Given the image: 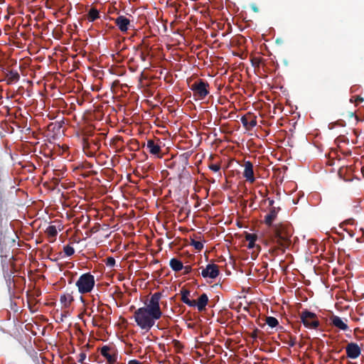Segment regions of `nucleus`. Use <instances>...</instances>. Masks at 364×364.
Returning <instances> with one entry per match:
<instances>
[{
  "label": "nucleus",
  "mask_w": 364,
  "mask_h": 364,
  "mask_svg": "<svg viewBox=\"0 0 364 364\" xmlns=\"http://www.w3.org/2000/svg\"><path fill=\"white\" fill-rule=\"evenodd\" d=\"M266 323L271 328L276 327L278 324V320L272 316H268L266 318Z\"/></svg>",
  "instance_id": "nucleus-22"
},
{
  "label": "nucleus",
  "mask_w": 364,
  "mask_h": 364,
  "mask_svg": "<svg viewBox=\"0 0 364 364\" xmlns=\"http://www.w3.org/2000/svg\"><path fill=\"white\" fill-rule=\"evenodd\" d=\"M60 301L64 307H68L73 301V299L70 294H68L60 296Z\"/></svg>",
  "instance_id": "nucleus-21"
},
{
  "label": "nucleus",
  "mask_w": 364,
  "mask_h": 364,
  "mask_svg": "<svg viewBox=\"0 0 364 364\" xmlns=\"http://www.w3.org/2000/svg\"><path fill=\"white\" fill-rule=\"evenodd\" d=\"M46 232L50 237V242L54 241L55 237L58 234L57 229H46Z\"/></svg>",
  "instance_id": "nucleus-23"
},
{
  "label": "nucleus",
  "mask_w": 364,
  "mask_h": 364,
  "mask_svg": "<svg viewBox=\"0 0 364 364\" xmlns=\"http://www.w3.org/2000/svg\"><path fill=\"white\" fill-rule=\"evenodd\" d=\"M287 237V235L284 234L281 229H274L271 235V240L274 242L282 244V242L286 240Z\"/></svg>",
  "instance_id": "nucleus-14"
},
{
  "label": "nucleus",
  "mask_w": 364,
  "mask_h": 364,
  "mask_svg": "<svg viewBox=\"0 0 364 364\" xmlns=\"http://www.w3.org/2000/svg\"><path fill=\"white\" fill-rule=\"evenodd\" d=\"M191 244L198 251H200L203 248V244L200 241H197V240H192Z\"/></svg>",
  "instance_id": "nucleus-25"
},
{
  "label": "nucleus",
  "mask_w": 364,
  "mask_h": 364,
  "mask_svg": "<svg viewBox=\"0 0 364 364\" xmlns=\"http://www.w3.org/2000/svg\"><path fill=\"white\" fill-rule=\"evenodd\" d=\"M90 143L87 139H83V148L84 149L90 148Z\"/></svg>",
  "instance_id": "nucleus-33"
},
{
  "label": "nucleus",
  "mask_w": 364,
  "mask_h": 364,
  "mask_svg": "<svg viewBox=\"0 0 364 364\" xmlns=\"http://www.w3.org/2000/svg\"><path fill=\"white\" fill-rule=\"evenodd\" d=\"M92 143L93 144V145L96 147L97 149H99L100 147V141L99 140H93L92 141Z\"/></svg>",
  "instance_id": "nucleus-36"
},
{
  "label": "nucleus",
  "mask_w": 364,
  "mask_h": 364,
  "mask_svg": "<svg viewBox=\"0 0 364 364\" xmlns=\"http://www.w3.org/2000/svg\"><path fill=\"white\" fill-rule=\"evenodd\" d=\"M344 225H357V223L354 219L349 218V219L343 220L339 225L340 228H343V226H344Z\"/></svg>",
  "instance_id": "nucleus-24"
},
{
  "label": "nucleus",
  "mask_w": 364,
  "mask_h": 364,
  "mask_svg": "<svg viewBox=\"0 0 364 364\" xmlns=\"http://www.w3.org/2000/svg\"><path fill=\"white\" fill-rule=\"evenodd\" d=\"M147 149L150 154L159 156L161 152V146L153 139H149L146 144Z\"/></svg>",
  "instance_id": "nucleus-16"
},
{
  "label": "nucleus",
  "mask_w": 364,
  "mask_h": 364,
  "mask_svg": "<svg viewBox=\"0 0 364 364\" xmlns=\"http://www.w3.org/2000/svg\"><path fill=\"white\" fill-rule=\"evenodd\" d=\"M363 101V99L361 97L358 96L356 97V100H355L356 103L361 102Z\"/></svg>",
  "instance_id": "nucleus-40"
},
{
  "label": "nucleus",
  "mask_w": 364,
  "mask_h": 364,
  "mask_svg": "<svg viewBox=\"0 0 364 364\" xmlns=\"http://www.w3.org/2000/svg\"><path fill=\"white\" fill-rule=\"evenodd\" d=\"M209 168L214 172H218L220 169V166L219 164H213L209 166Z\"/></svg>",
  "instance_id": "nucleus-29"
},
{
  "label": "nucleus",
  "mask_w": 364,
  "mask_h": 364,
  "mask_svg": "<svg viewBox=\"0 0 364 364\" xmlns=\"http://www.w3.org/2000/svg\"><path fill=\"white\" fill-rule=\"evenodd\" d=\"M333 325L338 329L346 331L348 330L347 323L339 316H334L331 318Z\"/></svg>",
  "instance_id": "nucleus-15"
},
{
  "label": "nucleus",
  "mask_w": 364,
  "mask_h": 364,
  "mask_svg": "<svg viewBox=\"0 0 364 364\" xmlns=\"http://www.w3.org/2000/svg\"><path fill=\"white\" fill-rule=\"evenodd\" d=\"M183 269L184 270V272H183V273H184L185 274H188V273H190V272H191V266H188H188H185V267H183Z\"/></svg>",
  "instance_id": "nucleus-35"
},
{
  "label": "nucleus",
  "mask_w": 364,
  "mask_h": 364,
  "mask_svg": "<svg viewBox=\"0 0 364 364\" xmlns=\"http://www.w3.org/2000/svg\"><path fill=\"white\" fill-rule=\"evenodd\" d=\"M106 264L108 267H113L115 264V259L113 257H108L107 259Z\"/></svg>",
  "instance_id": "nucleus-30"
},
{
  "label": "nucleus",
  "mask_w": 364,
  "mask_h": 364,
  "mask_svg": "<svg viewBox=\"0 0 364 364\" xmlns=\"http://www.w3.org/2000/svg\"><path fill=\"white\" fill-rule=\"evenodd\" d=\"M114 23L122 32H126L129 28L130 21L124 16H119L114 19Z\"/></svg>",
  "instance_id": "nucleus-12"
},
{
  "label": "nucleus",
  "mask_w": 364,
  "mask_h": 364,
  "mask_svg": "<svg viewBox=\"0 0 364 364\" xmlns=\"http://www.w3.org/2000/svg\"><path fill=\"white\" fill-rule=\"evenodd\" d=\"M344 232H346L350 237H353V232L352 229H342Z\"/></svg>",
  "instance_id": "nucleus-34"
},
{
  "label": "nucleus",
  "mask_w": 364,
  "mask_h": 364,
  "mask_svg": "<svg viewBox=\"0 0 364 364\" xmlns=\"http://www.w3.org/2000/svg\"><path fill=\"white\" fill-rule=\"evenodd\" d=\"M268 202H269V206H270V208L274 207L273 206V205L274 203V200L268 198Z\"/></svg>",
  "instance_id": "nucleus-39"
},
{
  "label": "nucleus",
  "mask_w": 364,
  "mask_h": 364,
  "mask_svg": "<svg viewBox=\"0 0 364 364\" xmlns=\"http://www.w3.org/2000/svg\"><path fill=\"white\" fill-rule=\"evenodd\" d=\"M281 208L279 207H272L269 209V213H267L264 218V223L267 225L270 226L276 219L278 213Z\"/></svg>",
  "instance_id": "nucleus-10"
},
{
  "label": "nucleus",
  "mask_w": 364,
  "mask_h": 364,
  "mask_svg": "<svg viewBox=\"0 0 364 364\" xmlns=\"http://www.w3.org/2000/svg\"><path fill=\"white\" fill-rule=\"evenodd\" d=\"M64 252L67 256L70 257L75 253V250L73 247L66 245L64 247Z\"/></svg>",
  "instance_id": "nucleus-27"
},
{
  "label": "nucleus",
  "mask_w": 364,
  "mask_h": 364,
  "mask_svg": "<svg viewBox=\"0 0 364 364\" xmlns=\"http://www.w3.org/2000/svg\"><path fill=\"white\" fill-rule=\"evenodd\" d=\"M209 84L207 81L199 79L191 85L193 96L199 100H203L209 93Z\"/></svg>",
  "instance_id": "nucleus-3"
},
{
  "label": "nucleus",
  "mask_w": 364,
  "mask_h": 364,
  "mask_svg": "<svg viewBox=\"0 0 364 364\" xmlns=\"http://www.w3.org/2000/svg\"><path fill=\"white\" fill-rule=\"evenodd\" d=\"M347 356L351 359H355L360 355V348L355 343H350L346 347Z\"/></svg>",
  "instance_id": "nucleus-7"
},
{
  "label": "nucleus",
  "mask_w": 364,
  "mask_h": 364,
  "mask_svg": "<svg viewBox=\"0 0 364 364\" xmlns=\"http://www.w3.org/2000/svg\"><path fill=\"white\" fill-rule=\"evenodd\" d=\"M208 297L205 294H201L198 301H196V306L197 307L199 311H202L205 309V306L208 304Z\"/></svg>",
  "instance_id": "nucleus-17"
},
{
  "label": "nucleus",
  "mask_w": 364,
  "mask_h": 364,
  "mask_svg": "<svg viewBox=\"0 0 364 364\" xmlns=\"http://www.w3.org/2000/svg\"><path fill=\"white\" fill-rule=\"evenodd\" d=\"M95 284L94 276L90 273L82 274L76 282L78 291L82 294L90 293L93 289Z\"/></svg>",
  "instance_id": "nucleus-2"
},
{
  "label": "nucleus",
  "mask_w": 364,
  "mask_h": 364,
  "mask_svg": "<svg viewBox=\"0 0 364 364\" xmlns=\"http://www.w3.org/2000/svg\"><path fill=\"white\" fill-rule=\"evenodd\" d=\"M218 274V267L215 264H208L201 272V275L204 278L215 279Z\"/></svg>",
  "instance_id": "nucleus-6"
},
{
  "label": "nucleus",
  "mask_w": 364,
  "mask_h": 364,
  "mask_svg": "<svg viewBox=\"0 0 364 364\" xmlns=\"http://www.w3.org/2000/svg\"><path fill=\"white\" fill-rule=\"evenodd\" d=\"M171 268L175 272H179L183 269V263L176 258H172L169 262Z\"/></svg>",
  "instance_id": "nucleus-19"
},
{
  "label": "nucleus",
  "mask_w": 364,
  "mask_h": 364,
  "mask_svg": "<svg viewBox=\"0 0 364 364\" xmlns=\"http://www.w3.org/2000/svg\"><path fill=\"white\" fill-rule=\"evenodd\" d=\"M244 166L245 169L243 171V176L247 181L253 183L255 181V178L254 176L252 164L250 161H247L245 162Z\"/></svg>",
  "instance_id": "nucleus-9"
},
{
  "label": "nucleus",
  "mask_w": 364,
  "mask_h": 364,
  "mask_svg": "<svg viewBox=\"0 0 364 364\" xmlns=\"http://www.w3.org/2000/svg\"><path fill=\"white\" fill-rule=\"evenodd\" d=\"M260 62H261V59L259 58H255L252 60V65H253V66H255V67L256 66L259 67Z\"/></svg>",
  "instance_id": "nucleus-31"
},
{
  "label": "nucleus",
  "mask_w": 364,
  "mask_h": 364,
  "mask_svg": "<svg viewBox=\"0 0 364 364\" xmlns=\"http://www.w3.org/2000/svg\"><path fill=\"white\" fill-rule=\"evenodd\" d=\"M128 364H142V363L137 360H131L128 362Z\"/></svg>",
  "instance_id": "nucleus-38"
},
{
  "label": "nucleus",
  "mask_w": 364,
  "mask_h": 364,
  "mask_svg": "<svg viewBox=\"0 0 364 364\" xmlns=\"http://www.w3.org/2000/svg\"><path fill=\"white\" fill-rule=\"evenodd\" d=\"M294 342H291L290 345L292 346H294Z\"/></svg>",
  "instance_id": "nucleus-43"
},
{
  "label": "nucleus",
  "mask_w": 364,
  "mask_h": 364,
  "mask_svg": "<svg viewBox=\"0 0 364 364\" xmlns=\"http://www.w3.org/2000/svg\"><path fill=\"white\" fill-rule=\"evenodd\" d=\"M300 319L306 328L316 329L319 326V321L316 314L309 311H301Z\"/></svg>",
  "instance_id": "nucleus-4"
},
{
  "label": "nucleus",
  "mask_w": 364,
  "mask_h": 364,
  "mask_svg": "<svg viewBox=\"0 0 364 364\" xmlns=\"http://www.w3.org/2000/svg\"><path fill=\"white\" fill-rule=\"evenodd\" d=\"M130 149L132 151H136L139 149V142L136 139H132L129 142Z\"/></svg>",
  "instance_id": "nucleus-26"
},
{
  "label": "nucleus",
  "mask_w": 364,
  "mask_h": 364,
  "mask_svg": "<svg viewBox=\"0 0 364 364\" xmlns=\"http://www.w3.org/2000/svg\"><path fill=\"white\" fill-rule=\"evenodd\" d=\"M6 230L7 231L5 234L9 235L4 238L0 237V242H4L6 245L14 246L16 244V239L18 238L17 234L14 231V229H11L10 231H9V229H6Z\"/></svg>",
  "instance_id": "nucleus-11"
},
{
  "label": "nucleus",
  "mask_w": 364,
  "mask_h": 364,
  "mask_svg": "<svg viewBox=\"0 0 364 364\" xmlns=\"http://www.w3.org/2000/svg\"><path fill=\"white\" fill-rule=\"evenodd\" d=\"M245 238L247 241H256L257 236L255 234L246 233Z\"/></svg>",
  "instance_id": "nucleus-28"
},
{
  "label": "nucleus",
  "mask_w": 364,
  "mask_h": 364,
  "mask_svg": "<svg viewBox=\"0 0 364 364\" xmlns=\"http://www.w3.org/2000/svg\"><path fill=\"white\" fill-rule=\"evenodd\" d=\"M161 298V293H154L144 306L134 311L133 318L141 330L148 332L162 316L159 304Z\"/></svg>",
  "instance_id": "nucleus-1"
},
{
  "label": "nucleus",
  "mask_w": 364,
  "mask_h": 364,
  "mask_svg": "<svg viewBox=\"0 0 364 364\" xmlns=\"http://www.w3.org/2000/svg\"><path fill=\"white\" fill-rule=\"evenodd\" d=\"M255 247V241H249L248 242L247 247L249 249H252Z\"/></svg>",
  "instance_id": "nucleus-37"
},
{
  "label": "nucleus",
  "mask_w": 364,
  "mask_h": 364,
  "mask_svg": "<svg viewBox=\"0 0 364 364\" xmlns=\"http://www.w3.org/2000/svg\"><path fill=\"white\" fill-rule=\"evenodd\" d=\"M48 228H55V226L54 225H48Z\"/></svg>",
  "instance_id": "nucleus-41"
},
{
  "label": "nucleus",
  "mask_w": 364,
  "mask_h": 364,
  "mask_svg": "<svg viewBox=\"0 0 364 364\" xmlns=\"http://www.w3.org/2000/svg\"><path fill=\"white\" fill-rule=\"evenodd\" d=\"M6 81L8 85L17 82L20 79V75L16 70H11L5 72Z\"/></svg>",
  "instance_id": "nucleus-13"
},
{
  "label": "nucleus",
  "mask_w": 364,
  "mask_h": 364,
  "mask_svg": "<svg viewBox=\"0 0 364 364\" xmlns=\"http://www.w3.org/2000/svg\"><path fill=\"white\" fill-rule=\"evenodd\" d=\"M100 353L109 364H114L116 363L117 355L114 349L107 346H104L100 349Z\"/></svg>",
  "instance_id": "nucleus-5"
},
{
  "label": "nucleus",
  "mask_w": 364,
  "mask_h": 364,
  "mask_svg": "<svg viewBox=\"0 0 364 364\" xmlns=\"http://www.w3.org/2000/svg\"><path fill=\"white\" fill-rule=\"evenodd\" d=\"M253 10H254L255 11H257V9L256 7H255V8H253Z\"/></svg>",
  "instance_id": "nucleus-42"
},
{
  "label": "nucleus",
  "mask_w": 364,
  "mask_h": 364,
  "mask_svg": "<svg viewBox=\"0 0 364 364\" xmlns=\"http://www.w3.org/2000/svg\"><path fill=\"white\" fill-rule=\"evenodd\" d=\"M190 294L189 291L183 290L181 291V300L182 301L191 307H195L196 304V300H191L188 298Z\"/></svg>",
  "instance_id": "nucleus-18"
},
{
  "label": "nucleus",
  "mask_w": 364,
  "mask_h": 364,
  "mask_svg": "<svg viewBox=\"0 0 364 364\" xmlns=\"http://www.w3.org/2000/svg\"><path fill=\"white\" fill-rule=\"evenodd\" d=\"M241 122L247 130H251L257 125V117L250 113L241 117Z\"/></svg>",
  "instance_id": "nucleus-8"
},
{
  "label": "nucleus",
  "mask_w": 364,
  "mask_h": 364,
  "mask_svg": "<svg viewBox=\"0 0 364 364\" xmlns=\"http://www.w3.org/2000/svg\"><path fill=\"white\" fill-rule=\"evenodd\" d=\"M99 18H100V14H99L98 10L95 7H92L87 13V19L90 21H95V20H97Z\"/></svg>",
  "instance_id": "nucleus-20"
},
{
  "label": "nucleus",
  "mask_w": 364,
  "mask_h": 364,
  "mask_svg": "<svg viewBox=\"0 0 364 364\" xmlns=\"http://www.w3.org/2000/svg\"><path fill=\"white\" fill-rule=\"evenodd\" d=\"M85 358H86L85 353H81L79 355L78 362L83 363V361L85 360Z\"/></svg>",
  "instance_id": "nucleus-32"
}]
</instances>
